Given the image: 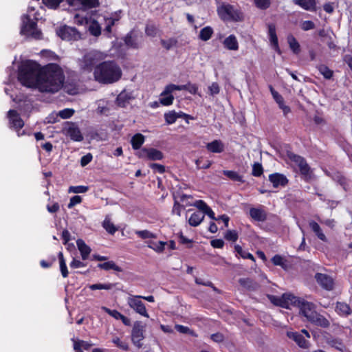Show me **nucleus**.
<instances>
[{"mask_svg": "<svg viewBox=\"0 0 352 352\" xmlns=\"http://www.w3.org/2000/svg\"><path fill=\"white\" fill-rule=\"evenodd\" d=\"M320 73L326 79H330L333 76V71L331 70L327 65L324 64H320L316 66Z\"/></svg>", "mask_w": 352, "mask_h": 352, "instance_id": "39", "label": "nucleus"}, {"mask_svg": "<svg viewBox=\"0 0 352 352\" xmlns=\"http://www.w3.org/2000/svg\"><path fill=\"white\" fill-rule=\"evenodd\" d=\"M336 312L342 316H348L351 313V309L349 305L344 302H337L336 307Z\"/></svg>", "mask_w": 352, "mask_h": 352, "instance_id": "32", "label": "nucleus"}, {"mask_svg": "<svg viewBox=\"0 0 352 352\" xmlns=\"http://www.w3.org/2000/svg\"><path fill=\"white\" fill-rule=\"evenodd\" d=\"M287 42L292 52L294 54H298L300 51V47L295 37L292 35H289L287 37Z\"/></svg>", "mask_w": 352, "mask_h": 352, "instance_id": "37", "label": "nucleus"}, {"mask_svg": "<svg viewBox=\"0 0 352 352\" xmlns=\"http://www.w3.org/2000/svg\"><path fill=\"white\" fill-rule=\"evenodd\" d=\"M144 326L142 324L141 322H135L134 323L132 329L131 337L132 341L138 346H140L141 345L140 342L144 338Z\"/></svg>", "mask_w": 352, "mask_h": 352, "instance_id": "13", "label": "nucleus"}, {"mask_svg": "<svg viewBox=\"0 0 352 352\" xmlns=\"http://www.w3.org/2000/svg\"><path fill=\"white\" fill-rule=\"evenodd\" d=\"M8 117L9 118L10 127L18 131L23 126L24 122L16 111L10 110L8 113Z\"/></svg>", "mask_w": 352, "mask_h": 352, "instance_id": "17", "label": "nucleus"}, {"mask_svg": "<svg viewBox=\"0 0 352 352\" xmlns=\"http://www.w3.org/2000/svg\"><path fill=\"white\" fill-rule=\"evenodd\" d=\"M272 261L275 265L281 266L283 268L286 267L285 261L284 258L280 255H275L272 258Z\"/></svg>", "mask_w": 352, "mask_h": 352, "instance_id": "55", "label": "nucleus"}, {"mask_svg": "<svg viewBox=\"0 0 352 352\" xmlns=\"http://www.w3.org/2000/svg\"><path fill=\"white\" fill-rule=\"evenodd\" d=\"M270 298L274 305L286 309H289L291 305L298 307L302 300L291 294H284L281 297L271 296Z\"/></svg>", "mask_w": 352, "mask_h": 352, "instance_id": "6", "label": "nucleus"}, {"mask_svg": "<svg viewBox=\"0 0 352 352\" xmlns=\"http://www.w3.org/2000/svg\"><path fill=\"white\" fill-rule=\"evenodd\" d=\"M63 0H43V3L49 8L56 9Z\"/></svg>", "mask_w": 352, "mask_h": 352, "instance_id": "52", "label": "nucleus"}, {"mask_svg": "<svg viewBox=\"0 0 352 352\" xmlns=\"http://www.w3.org/2000/svg\"><path fill=\"white\" fill-rule=\"evenodd\" d=\"M74 22L77 25H82L88 23V19L87 17H85L80 14H76L74 15Z\"/></svg>", "mask_w": 352, "mask_h": 352, "instance_id": "57", "label": "nucleus"}, {"mask_svg": "<svg viewBox=\"0 0 352 352\" xmlns=\"http://www.w3.org/2000/svg\"><path fill=\"white\" fill-rule=\"evenodd\" d=\"M88 187L85 186H70L69 188V192L72 193H84L88 190Z\"/></svg>", "mask_w": 352, "mask_h": 352, "instance_id": "54", "label": "nucleus"}, {"mask_svg": "<svg viewBox=\"0 0 352 352\" xmlns=\"http://www.w3.org/2000/svg\"><path fill=\"white\" fill-rule=\"evenodd\" d=\"M234 250L236 252L243 258H248L254 262L255 261L254 256L252 254L243 250L239 245H236L234 246Z\"/></svg>", "mask_w": 352, "mask_h": 352, "instance_id": "42", "label": "nucleus"}, {"mask_svg": "<svg viewBox=\"0 0 352 352\" xmlns=\"http://www.w3.org/2000/svg\"><path fill=\"white\" fill-rule=\"evenodd\" d=\"M223 45L230 50H237L239 49V43L236 36L233 34L230 35L223 41Z\"/></svg>", "mask_w": 352, "mask_h": 352, "instance_id": "28", "label": "nucleus"}, {"mask_svg": "<svg viewBox=\"0 0 352 352\" xmlns=\"http://www.w3.org/2000/svg\"><path fill=\"white\" fill-rule=\"evenodd\" d=\"M270 89L272 95L273 96V98L275 100L276 103L278 104V107H280L283 106V104H285L284 100H283V98L282 97V96L280 94H279L276 91H275L272 86H270Z\"/></svg>", "mask_w": 352, "mask_h": 352, "instance_id": "49", "label": "nucleus"}, {"mask_svg": "<svg viewBox=\"0 0 352 352\" xmlns=\"http://www.w3.org/2000/svg\"><path fill=\"white\" fill-rule=\"evenodd\" d=\"M300 28L304 31H308L315 28V24L311 21H304L300 23Z\"/></svg>", "mask_w": 352, "mask_h": 352, "instance_id": "62", "label": "nucleus"}, {"mask_svg": "<svg viewBox=\"0 0 352 352\" xmlns=\"http://www.w3.org/2000/svg\"><path fill=\"white\" fill-rule=\"evenodd\" d=\"M213 34V30L210 26H206L200 30L199 38L204 41H208Z\"/></svg>", "mask_w": 352, "mask_h": 352, "instance_id": "36", "label": "nucleus"}, {"mask_svg": "<svg viewBox=\"0 0 352 352\" xmlns=\"http://www.w3.org/2000/svg\"><path fill=\"white\" fill-rule=\"evenodd\" d=\"M257 8L261 10L267 9L271 4L270 0H254Z\"/></svg>", "mask_w": 352, "mask_h": 352, "instance_id": "51", "label": "nucleus"}, {"mask_svg": "<svg viewBox=\"0 0 352 352\" xmlns=\"http://www.w3.org/2000/svg\"><path fill=\"white\" fill-rule=\"evenodd\" d=\"M135 234L140 236V238L143 239H155L156 238V235L152 232H151L150 231L147 230H137L135 231Z\"/></svg>", "mask_w": 352, "mask_h": 352, "instance_id": "48", "label": "nucleus"}, {"mask_svg": "<svg viewBox=\"0 0 352 352\" xmlns=\"http://www.w3.org/2000/svg\"><path fill=\"white\" fill-rule=\"evenodd\" d=\"M164 118L167 124H172L175 123L177 120V114L176 111H170L164 114Z\"/></svg>", "mask_w": 352, "mask_h": 352, "instance_id": "50", "label": "nucleus"}, {"mask_svg": "<svg viewBox=\"0 0 352 352\" xmlns=\"http://www.w3.org/2000/svg\"><path fill=\"white\" fill-rule=\"evenodd\" d=\"M187 206H193L197 208L201 213H204L209 206L203 200H197L193 204H186Z\"/></svg>", "mask_w": 352, "mask_h": 352, "instance_id": "47", "label": "nucleus"}, {"mask_svg": "<svg viewBox=\"0 0 352 352\" xmlns=\"http://www.w3.org/2000/svg\"><path fill=\"white\" fill-rule=\"evenodd\" d=\"M175 329L181 333L194 335V332L190 329L188 327L183 326L181 324H176L175 326Z\"/></svg>", "mask_w": 352, "mask_h": 352, "instance_id": "58", "label": "nucleus"}, {"mask_svg": "<svg viewBox=\"0 0 352 352\" xmlns=\"http://www.w3.org/2000/svg\"><path fill=\"white\" fill-rule=\"evenodd\" d=\"M106 58V54L96 50L91 51L79 60L80 69L84 72H91L100 61Z\"/></svg>", "mask_w": 352, "mask_h": 352, "instance_id": "4", "label": "nucleus"}, {"mask_svg": "<svg viewBox=\"0 0 352 352\" xmlns=\"http://www.w3.org/2000/svg\"><path fill=\"white\" fill-rule=\"evenodd\" d=\"M89 30L90 33L95 36H98L101 34V28L99 23L96 21H93L90 23Z\"/></svg>", "mask_w": 352, "mask_h": 352, "instance_id": "44", "label": "nucleus"}, {"mask_svg": "<svg viewBox=\"0 0 352 352\" xmlns=\"http://www.w3.org/2000/svg\"><path fill=\"white\" fill-rule=\"evenodd\" d=\"M269 179L272 183L274 188L285 186L288 182L287 177L284 175L280 173L270 175Z\"/></svg>", "mask_w": 352, "mask_h": 352, "instance_id": "20", "label": "nucleus"}, {"mask_svg": "<svg viewBox=\"0 0 352 352\" xmlns=\"http://www.w3.org/2000/svg\"><path fill=\"white\" fill-rule=\"evenodd\" d=\"M287 336L290 339H292L301 348L306 349L308 346V341L306 338L310 337L309 332L302 329L301 333L296 331H287Z\"/></svg>", "mask_w": 352, "mask_h": 352, "instance_id": "9", "label": "nucleus"}, {"mask_svg": "<svg viewBox=\"0 0 352 352\" xmlns=\"http://www.w3.org/2000/svg\"><path fill=\"white\" fill-rule=\"evenodd\" d=\"M204 214L201 212H193L188 219V223L191 226H198L204 220Z\"/></svg>", "mask_w": 352, "mask_h": 352, "instance_id": "31", "label": "nucleus"}, {"mask_svg": "<svg viewBox=\"0 0 352 352\" xmlns=\"http://www.w3.org/2000/svg\"><path fill=\"white\" fill-rule=\"evenodd\" d=\"M208 151L212 153H220L224 150V144L221 140H215L206 144Z\"/></svg>", "mask_w": 352, "mask_h": 352, "instance_id": "24", "label": "nucleus"}, {"mask_svg": "<svg viewBox=\"0 0 352 352\" xmlns=\"http://www.w3.org/2000/svg\"><path fill=\"white\" fill-rule=\"evenodd\" d=\"M67 2L77 9L91 8L98 6V0H67Z\"/></svg>", "mask_w": 352, "mask_h": 352, "instance_id": "14", "label": "nucleus"}, {"mask_svg": "<svg viewBox=\"0 0 352 352\" xmlns=\"http://www.w3.org/2000/svg\"><path fill=\"white\" fill-rule=\"evenodd\" d=\"M250 215L257 221H264L267 218L266 212L261 208H251L250 210Z\"/></svg>", "mask_w": 352, "mask_h": 352, "instance_id": "26", "label": "nucleus"}, {"mask_svg": "<svg viewBox=\"0 0 352 352\" xmlns=\"http://www.w3.org/2000/svg\"><path fill=\"white\" fill-rule=\"evenodd\" d=\"M168 87L167 85L164 90L162 91L160 96V101L161 104L165 106H168L173 104L174 97L171 94L173 91L166 92V89Z\"/></svg>", "mask_w": 352, "mask_h": 352, "instance_id": "29", "label": "nucleus"}, {"mask_svg": "<svg viewBox=\"0 0 352 352\" xmlns=\"http://www.w3.org/2000/svg\"><path fill=\"white\" fill-rule=\"evenodd\" d=\"M66 135L69 136L74 141H82L83 137L79 130V129L74 124L68 125L65 128Z\"/></svg>", "mask_w": 352, "mask_h": 352, "instance_id": "19", "label": "nucleus"}, {"mask_svg": "<svg viewBox=\"0 0 352 352\" xmlns=\"http://www.w3.org/2000/svg\"><path fill=\"white\" fill-rule=\"evenodd\" d=\"M224 237L228 241H236L238 239V233L235 230H228Z\"/></svg>", "mask_w": 352, "mask_h": 352, "instance_id": "59", "label": "nucleus"}, {"mask_svg": "<svg viewBox=\"0 0 352 352\" xmlns=\"http://www.w3.org/2000/svg\"><path fill=\"white\" fill-rule=\"evenodd\" d=\"M124 42L128 47L138 49L142 43V35L140 32L132 30L126 36Z\"/></svg>", "mask_w": 352, "mask_h": 352, "instance_id": "11", "label": "nucleus"}, {"mask_svg": "<svg viewBox=\"0 0 352 352\" xmlns=\"http://www.w3.org/2000/svg\"><path fill=\"white\" fill-rule=\"evenodd\" d=\"M57 34L63 40H76L80 38V34L76 28L70 26H63L57 30Z\"/></svg>", "mask_w": 352, "mask_h": 352, "instance_id": "12", "label": "nucleus"}, {"mask_svg": "<svg viewBox=\"0 0 352 352\" xmlns=\"http://www.w3.org/2000/svg\"><path fill=\"white\" fill-rule=\"evenodd\" d=\"M298 307L300 308V313L306 318L307 321L313 320L315 314L317 313L314 304L302 300L298 305Z\"/></svg>", "mask_w": 352, "mask_h": 352, "instance_id": "10", "label": "nucleus"}, {"mask_svg": "<svg viewBox=\"0 0 352 352\" xmlns=\"http://www.w3.org/2000/svg\"><path fill=\"white\" fill-rule=\"evenodd\" d=\"M18 78L28 87L36 88L41 92L55 93L62 87L65 76L62 69L56 64L41 69L36 63L28 60L21 65Z\"/></svg>", "mask_w": 352, "mask_h": 352, "instance_id": "1", "label": "nucleus"}, {"mask_svg": "<svg viewBox=\"0 0 352 352\" xmlns=\"http://www.w3.org/2000/svg\"><path fill=\"white\" fill-rule=\"evenodd\" d=\"M144 142V136L140 133H137L131 138V143L133 148L139 149Z\"/></svg>", "mask_w": 352, "mask_h": 352, "instance_id": "35", "label": "nucleus"}, {"mask_svg": "<svg viewBox=\"0 0 352 352\" xmlns=\"http://www.w3.org/2000/svg\"><path fill=\"white\" fill-rule=\"evenodd\" d=\"M158 30L154 25H147L145 28V33L148 36H157Z\"/></svg>", "mask_w": 352, "mask_h": 352, "instance_id": "53", "label": "nucleus"}, {"mask_svg": "<svg viewBox=\"0 0 352 352\" xmlns=\"http://www.w3.org/2000/svg\"><path fill=\"white\" fill-rule=\"evenodd\" d=\"M112 342L119 347L120 349L123 351H127L128 350V344L124 341L121 340L118 338H114L112 340Z\"/></svg>", "mask_w": 352, "mask_h": 352, "instance_id": "56", "label": "nucleus"}, {"mask_svg": "<svg viewBox=\"0 0 352 352\" xmlns=\"http://www.w3.org/2000/svg\"><path fill=\"white\" fill-rule=\"evenodd\" d=\"M142 157L147 158L151 160H160L163 158V153L155 148H143L140 152Z\"/></svg>", "mask_w": 352, "mask_h": 352, "instance_id": "16", "label": "nucleus"}, {"mask_svg": "<svg viewBox=\"0 0 352 352\" xmlns=\"http://www.w3.org/2000/svg\"><path fill=\"white\" fill-rule=\"evenodd\" d=\"M329 344L334 350L343 351L346 350L345 345L339 340L333 339L329 342Z\"/></svg>", "mask_w": 352, "mask_h": 352, "instance_id": "45", "label": "nucleus"}, {"mask_svg": "<svg viewBox=\"0 0 352 352\" xmlns=\"http://www.w3.org/2000/svg\"><path fill=\"white\" fill-rule=\"evenodd\" d=\"M220 91V87L217 82H212L208 87V93L210 96H215L218 94Z\"/></svg>", "mask_w": 352, "mask_h": 352, "instance_id": "61", "label": "nucleus"}, {"mask_svg": "<svg viewBox=\"0 0 352 352\" xmlns=\"http://www.w3.org/2000/svg\"><path fill=\"white\" fill-rule=\"evenodd\" d=\"M310 322L322 328H327L330 325L329 321L318 312L315 314L313 320H311Z\"/></svg>", "mask_w": 352, "mask_h": 352, "instance_id": "27", "label": "nucleus"}, {"mask_svg": "<svg viewBox=\"0 0 352 352\" xmlns=\"http://www.w3.org/2000/svg\"><path fill=\"white\" fill-rule=\"evenodd\" d=\"M263 173V168L261 164L256 163L253 165L252 175L255 177H259Z\"/></svg>", "mask_w": 352, "mask_h": 352, "instance_id": "64", "label": "nucleus"}, {"mask_svg": "<svg viewBox=\"0 0 352 352\" xmlns=\"http://www.w3.org/2000/svg\"><path fill=\"white\" fill-rule=\"evenodd\" d=\"M23 25L21 32L23 34L30 36L35 38H39L41 35V32L36 28V22L30 19V18L25 15L22 19Z\"/></svg>", "mask_w": 352, "mask_h": 352, "instance_id": "7", "label": "nucleus"}, {"mask_svg": "<svg viewBox=\"0 0 352 352\" xmlns=\"http://www.w3.org/2000/svg\"><path fill=\"white\" fill-rule=\"evenodd\" d=\"M133 99H134L133 93L124 90L118 96L116 102L118 106L124 107Z\"/></svg>", "mask_w": 352, "mask_h": 352, "instance_id": "21", "label": "nucleus"}, {"mask_svg": "<svg viewBox=\"0 0 352 352\" xmlns=\"http://www.w3.org/2000/svg\"><path fill=\"white\" fill-rule=\"evenodd\" d=\"M102 226L106 230V231L111 234H113L118 230L113 223L111 221L109 216L105 217L102 222Z\"/></svg>", "mask_w": 352, "mask_h": 352, "instance_id": "38", "label": "nucleus"}, {"mask_svg": "<svg viewBox=\"0 0 352 352\" xmlns=\"http://www.w3.org/2000/svg\"><path fill=\"white\" fill-rule=\"evenodd\" d=\"M294 4L308 11H316V0H293Z\"/></svg>", "mask_w": 352, "mask_h": 352, "instance_id": "22", "label": "nucleus"}, {"mask_svg": "<svg viewBox=\"0 0 352 352\" xmlns=\"http://www.w3.org/2000/svg\"><path fill=\"white\" fill-rule=\"evenodd\" d=\"M117 284L116 283H97V284H93L89 286V289L91 290H96V289H105V290H110L115 287Z\"/></svg>", "mask_w": 352, "mask_h": 352, "instance_id": "41", "label": "nucleus"}, {"mask_svg": "<svg viewBox=\"0 0 352 352\" xmlns=\"http://www.w3.org/2000/svg\"><path fill=\"white\" fill-rule=\"evenodd\" d=\"M217 10L223 21H241L243 19V14L239 8L228 3H221Z\"/></svg>", "mask_w": 352, "mask_h": 352, "instance_id": "3", "label": "nucleus"}, {"mask_svg": "<svg viewBox=\"0 0 352 352\" xmlns=\"http://www.w3.org/2000/svg\"><path fill=\"white\" fill-rule=\"evenodd\" d=\"M176 90H187L189 93L192 94H197L198 86L195 84L191 83L183 85H176L174 84H170L168 85V87L166 89V92L174 91Z\"/></svg>", "mask_w": 352, "mask_h": 352, "instance_id": "18", "label": "nucleus"}, {"mask_svg": "<svg viewBox=\"0 0 352 352\" xmlns=\"http://www.w3.org/2000/svg\"><path fill=\"white\" fill-rule=\"evenodd\" d=\"M287 157L299 168L300 173L306 179L311 177L310 168L303 157L290 151L287 152Z\"/></svg>", "mask_w": 352, "mask_h": 352, "instance_id": "5", "label": "nucleus"}, {"mask_svg": "<svg viewBox=\"0 0 352 352\" xmlns=\"http://www.w3.org/2000/svg\"><path fill=\"white\" fill-rule=\"evenodd\" d=\"M177 40L175 38H170L167 40L162 39L161 44L166 50H170L177 45Z\"/></svg>", "mask_w": 352, "mask_h": 352, "instance_id": "46", "label": "nucleus"}, {"mask_svg": "<svg viewBox=\"0 0 352 352\" xmlns=\"http://www.w3.org/2000/svg\"><path fill=\"white\" fill-rule=\"evenodd\" d=\"M92 344H89L85 341L80 340L78 342H74V349L76 351H78L79 352H82L83 351H90L91 352H100L98 349H91Z\"/></svg>", "mask_w": 352, "mask_h": 352, "instance_id": "23", "label": "nucleus"}, {"mask_svg": "<svg viewBox=\"0 0 352 352\" xmlns=\"http://www.w3.org/2000/svg\"><path fill=\"white\" fill-rule=\"evenodd\" d=\"M122 76L120 67L113 61H104L96 66L94 76L96 81L109 84L118 81Z\"/></svg>", "mask_w": 352, "mask_h": 352, "instance_id": "2", "label": "nucleus"}, {"mask_svg": "<svg viewBox=\"0 0 352 352\" xmlns=\"http://www.w3.org/2000/svg\"><path fill=\"white\" fill-rule=\"evenodd\" d=\"M167 243L164 241H148L147 242L148 248L153 250L156 252L161 253L166 245Z\"/></svg>", "mask_w": 352, "mask_h": 352, "instance_id": "33", "label": "nucleus"}, {"mask_svg": "<svg viewBox=\"0 0 352 352\" xmlns=\"http://www.w3.org/2000/svg\"><path fill=\"white\" fill-rule=\"evenodd\" d=\"M315 278L317 281V283L324 289L327 290H331L333 288V280L331 277L329 276L321 274V273H317L315 275Z\"/></svg>", "mask_w": 352, "mask_h": 352, "instance_id": "15", "label": "nucleus"}, {"mask_svg": "<svg viewBox=\"0 0 352 352\" xmlns=\"http://www.w3.org/2000/svg\"><path fill=\"white\" fill-rule=\"evenodd\" d=\"M76 244L81 254L82 258L83 260H86L91 252L90 248L88 245H87L84 241L82 239L77 240Z\"/></svg>", "mask_w": 352, "mask_h": 352, "instance_id": "30", "label": "nucleus"}, {"mask_svg": "<svg viewBox=\"0 0 352 352\" xmlns=\"http://www.w3.org/2000/svg\"><path fill=\"white\" fill-rule=\"evenodd\" d=\"M102 309L104 310L108 314H109L111 316H112L113 318H114L116 320H120V318L122 317V314H120L117 310H115V309L111 310V309H110L109 308H107L105 307H103Z\"/></svg>", "mask_w": 352, "mask_h": 352, "instance_id": "63", "label": "nucleus"}, {"mask_svg": "<svg viewBox=\"0 0 352 352\" xmlns=\"http://www.w3.org/2000/svg\"><path fill=\"white\" fill-rule=\"evenodd\" d=\"M98 267L104 270H113L117 272H121L122 270L120 267L116 265L113 261H107L103 263H99Z\"/></svg>", "mask_w": 352, "mask_h": 352, "instance_id": "40", "label": "nucleus"}, {"mask_svg": "<svg viewBox=\"0 0 352 352\" xmlns=\"http://www.w3.org/2000/svg\"><path fill=\"white\" fill-rule=\"evenodd\" d=\"M74 110L72 109H65L58 112V116L63 119H67L73 116Z\"/></svg>", "mask_w": 352, "mask_h": 352, "instance_id": "60", "label": "nucleus"}, {"mask_svg": "<svg viewBox=\"0 0 352 352\" xmlns=\"http://www.w3.org/2000/svg\"><path fill=\"white\" fill-rule=\"evenodd\" d=\"M223 173L224 175L227 176L228 178L235 182H243V177L238 173L233 170H223Z\"/></svg>", "mask_w": 352, "mask_h": 352, "instance_id": "43", "label": "nucleus"}, {"mask_svg": "<svg viewBox=\"0 0 352 352\" xmlns=\"http://www.w3.org/2000/svg\"><path fill=\"white\" fill-rule=\"evenodd\" d=\"M142 296H130L127 298L129 306L136 313L148 318L149 316L146 311L144 304L140 300Z\"/></svg>", "mask_w": 352, "mask_h": 352, "instance_id": "8", "label": "nucleus"}, {"mask_svg": "<svg viewBox=\"0 0 352 352\" xmlns=\"http://www.w3.org/2000/svg\"><path fill=\"white\" fill-rule=\"evenodd\" d=\"M309 227L314 231V232L316 234V236L322 241H326L327 238L324 234L322 232L320 226L315 221L309 222Z\"/></svg>", "mask_w": 352, "mask_h": 352, "instance_id": "34", "label": "nucleus"}, {"mask_svg": "<svg viewBox=\"0 0 352 352\" xmlns=\"http://www.w3.org/2000/svg\"><path fill=\"white\" fill-rule=\"evenodd\" d=\"M239 283L248 290H256L258 287V284L250 278H241L239 280Z\"/></svg>", "mask_w": 352, "mask_h": 352, "instance_id": "25", "label": "nucleus"}]
</instances>
